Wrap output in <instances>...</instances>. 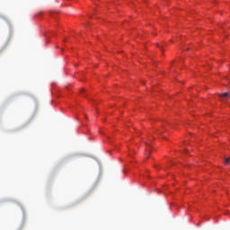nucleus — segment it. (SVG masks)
Instances as JSON below:
<instances>
[{
    "label": "nucleus",
    "mask_w": 230,
    "mask_h": 230,
    "mask_svg": "<svg viewBox=\"0 0 230 230\" xmlns=\"http://www.w3.org/2000/svg\"><path fill=\"white\" fill-rule=\"evenodd\" d=\"M229 163H230V158H226V159L225 160V164H229Z\"/></svg>",
    "instance_id": "f03ea898"
},
{
    "label": "nucleus",
    "mask_w": 230,
    "mask_h": 230,
    "mask_svg": "<svg viewBox=\"0 0 230 230\" xmlns=\"http://www.w3.org/2000/svg\"><path fill=\"white\" fill-rule=\"evenodd\" d=\"M219 96H220L222 102H226V100H229L230 93H221Z\"/></svg>",
    "instance_id": "f257e3e1"
}]
</instances>
